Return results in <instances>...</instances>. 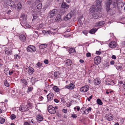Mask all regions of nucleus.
I'll return each instance as SVG.
<instances>
[{
  "mask_svg": "<svg viewBox=\"0 0 125 125\" xmlns=\"http://www.w3.org/2000/svg\"><path fill=\"white\" fill-rule=\"evenodd\" d=\"M71 105V103L70 102L67 104V106L68 107H69Z\"/></svg>",
  "mask_w": 125,
  "mask_h": 125,
  "instance_id": "51",
  "label": "nucleus"
},
{
  "mask_svg": "<svg viewBox=\"0 0 125 125\" xmlns=\"http://www.w3.org/2000/svg\"><path fill=\"white\" fill-rule=\"evenodd\" d=\"M71 117L73 118H76L77 117V116L74 114H73L72 115Z\"/></svg>",
  "mask_w": 125,
  "mask_h": 125,
  "instance_id": "42",
  "label": "nucleus"
},
{
  "mask_svg": "<svg viewBox=\"0 0 125 125\" xmlns=\"http://www.w3.org/2000/svg\"><path fill=\"white\" fill-rule=\"evenodd\" d=\"M37 120L39 121H41L42 120L43 117L41 115H38L36 116V118Z\"/></svg>",
  "mask_w": 125,
  "mask_h": 125,
  "instance_id": "19",
  "label": "nucleus"
},
{
  "mask_svg": "<svg viewBox=\"0 0 125 125\" xmlns=\"http://www.w3.org/2000/svg\"><path fill=\"white\" fill-rule=\"evenodd\" d=\"M61 7L63 8L67 9L69 8V5L67 4L65 2H63L61 5Z\"/></svg>",
  "mask_w": 125,
  "mask_h": 125,
  "instance_id": "13",
  "label": "nucleus"
},
{
  "mask_svg": "<svg viewBox=\"0 0 125 125\" xmlns=\"http://www.w3.org/2000/svg\"><path fill=\"white\" fill-rule=\"evenodd\" d=\"M110 63L111 64H113L114 63V62L113 61H112L110 62Z\"/></svg>",
  "mask_w": 125,
  "mask_h": 125,
  "instance_id": "58",
  "label": "nucleus"
},
{
  "mask_svg": "<svg viewBox=\"0 0 125 125\" xmlns=\"http://www.w3.org/2000/svg\"><path fill=\"white\" fill-rule=\"evenodd\" d=\"M66 63L68 65H71L72 63V62L71 60L67 59L66 61Z\"/></svg>",
  "mask_w": 125,
  "mask_h": 125,
  "instance_id": "24",
  "label": "nucleus"
},
{
  "mask_svg": "<svg viewBox=\"0 0 125 125\" xmlns=\"http://www.w3.org/2000/svg\"><path fill=\"white\" fill-rule=\"evenodd\" d=\"M7 3L8 5L10 6H11L14 8L15 7V5L14 2L12 0H8L7 1Z\"/></svg>",
  "mask_w": 125,
  "mask_h": 125,
  "instance_id": "9",
  "label": "nucleus"
},
{
  "mask_svg": "<svg viewBox=\"0 0 125 125\" xmlns=\"http://www.w3.org/2000/svg\"><path fill=\"white\" fill-rule=\"evenodd\" d=\"M116 57L115 55H113L112 56V59H116Z\"/></svg>",
  "mask_w": 125,
  "mask_h": 125,
  "instance_id": "54",
  "label": "nucleus"
},
{
  "mask_svg": "<svg viewBox=\"0 0 125 125\" xmlns=\"http://www.w3.org/2000/svg\"><path fill=\"white\" fill-rule=\"evenodd\" d=\"M5 121V119L2 117H0V123L1 124H3Z\"/></svg>",
  "mask_w": 125,
  "mask_h": 125,
  "instance_id": "32",
  "label": "nucleus"
},
{
  "mask_svg": "<svg viewBox=\"0 0 125 125\" xmlns=\"http://www.w3.org/2000/svg\"><path fill=\"white\" fill-rule=\"evenodd\" d=\"M44 62L45 63L47 64L48 63V60L45 59L44 61Z\"/></svg>",
  "mask_w": 125,
  "mask_h": 125,
  "instance_id": "46",
  "label": "nucleus"
},
{
  "mask_svg": "<svg viewBox=\"0 0 125 125\" xmlns=\"http://www.w3.org/2000/svg\"><path fill=\"white\" fill-rule=\"evenodd\" d=\"M79 61H80V62L81 63H82L83 62H84L83 60H80Z\"/></svg>",
  "mask_w": 125,
  "mask_h": 125,
  "instance_id": "64",
  "label": "nucleus"
},
{
  "mask_svg": "<svg viewBox=\"0 0 125 125\" xmlns=\"http://www.w3.org/2000/svg\"><path fill=\"white\" fill-rule=\"evenodd\" d=\"M93 17V18L95 19H96L98 18V15L97 14L95 13H94L92 15Z\"/></svg>",
  "mask_w": 125,
  "mask_h": 125,
  "instance_id": "29",
  "label": "nucleus"
},
{
  "mask_svg": "<svg viewBox=\"0 0 125 125\" xmlns=\"http://www.w3.org/2000/svg\"><path fill=\"white\" fill-rule=\"evenodd\" d=\"M24 125H30V124L27 122H24Z\"/></svg>",
  "mask_w": 125,
  "mask_h": 125,
  "instance_id": "55",
  "label": "nucleus"
},
{
  "mask_svg": "<svg viewBox=\"0 0 125 125\" xmlns=\"http://www.w3.org/2000/svg\"><path fill=\"white\" fill-rule=\"evenodd\" d=\"M42 33L43 34H48V31H42Z\"/></svg>",
  "mask_w": 125,
  "mask_h": 125,
  "instance_id": "43",
  "label": "nucleus"
},
{
  "mask_svg": "<svg viewBox=\"0 0 125 125\" xmlns=\"http://www.w3.org/2000/svg\"><path fill=\"white\" fill-rule=\"evenodd\" d=\"M61 101L62 103H64V100L63 98L61 99Z\"/></svg>",
  "mask_w": 125,
  "mask_h": 125,
  "instance_id": "61",
  "label": "nucleus"
},
{
  "mask_svg": "<svg viewBox=\"0 0 125 125\" xmlns=\"http://www.w3.org/2000/svg\"><path fill=\"white\" fill-rule=\"evenodd\" d=\"M70 51L71 52H75V51L74 48H71L70 49Z\"/></svg>",
  "mask_w": 125,
  "mask_h": 125,
  "instance_id": "36",
  "label": "nucleus"
},
{
  "mask_svg": "<svg viewBox=\"0 0 125 125\" xmlns=\"http://www.w3.org/2000/svg\"><path fill=\"white\" fill-rule=\"evenodd\" d=\"M27 106L26 105H22L19 108L20 111L22 112H23L25 111H27L28 110Z\"/></svg>",
  "mask_w": 125,
  "mask_h": 125,
  "instance_id": "5",
  "label": "nucleus"
},
{
  "mask_svg": "<svg viewBox=\"0 0 125 125\" xmlns=\"http://www.w3.org/2000/svg\"><path fill=\"white\" fill-rule=\"evenodd\" d=\"M101 1L100 0H96V7L98 10L100 11L102 10L101 6Z\"/></svg>",
  "mask_w": 125,
  "mask_h": 125,
  "instance_id": "4",
  "label": "nucleus"
},
{
  "mask_svg": "<svg viewBox=\"0 0 125 125\" xmlns=\"http://www.w3.org/2000/svg\"><path fill=\"white\" fill-rule=\"evenodd\" d=\"M122 68V67L121 66H117V68L119 69H121Z\"/></svg>",
  "mask_w": 125,
  "mask_h": 125,
  "instance_id": "52",
  "label": "nucleus"
},
{
  "mask_svg": "<svg viewBox=\"0 0 125 125\" xmlns=\"http://www.w3.org/2000/svg\"><path fill=\"white\" fill-rule=\"evenodd\" d=\"M94 84L96 85H98L100 83V81L97 79L94 80Z\"/></svg>",
  "mask_w": 125,
  "mask_h": 125,
  "instance_id": "31",
  "label": "nucleus"
},
{
  "mask_svg": "<svg viewBox=\"0 0 125 125\" xmlns=\"http://www.w3.org/2000/svg\"><path fill=\"white\" fill-rule=\"evenodd\" d=\"M17 7L18 9H21L22 7V5L21 3H19L17 5Z\"/></svg>",
  "mask_w": 125,
  "mask_h": 125,
  "instance_id": "35",
  "label": "nucleus"
},
{
  "mask_svg": "<svg viewBox=\"0 0 125 125\" xmlns=\"http://www.w3.org/2000/svg\"><path fill=\"white\" fill-rule=\"evenodd\" d=\"M54 101L56 103H58L59 102V100L57 99H54Z\"/></svg>",
  "mask_w": 125,
  "mask_h": 125,
  "instance_id": "56",
  "label": "nucleus"
},
{
  "mask_svg": "<svg viewBox=\"0 0 125 125\" xmlns=\"http://www.w3.org/2000/svg\"><path fill=\"white\" fill-rule=\"evenodd\" d=\"M71 18V15L70 13H68L64 19L65 20H67Z\"/></svg>",
  "mask_w": 125,
  "mask_h": 125,
  "instance_id": "21",
  "label": "nucleus"
},
{
  "mask_svg": "<svg viewBox=\"0 0 125 125\" xmlns=\"http://www.w3.org/2000/svg\"><path fill=\"white\" fill-rule=\"evenodd\" d=\"M4 83L5 86L7 87H8L9 86V84L7 82V81H5Z\"/></svg>",
  "mask_w": 125,
  "mask_h": 125,
  "instance_id": "38",
  "label": "nucleus"
},
{
  "mask_svg": "<svg viewBox=\"0 0 125 125\" xmlns=\"http://www.w3.org/2000/svg\"><path fill=\"white\" fill-rule=\"evenodd\" d=\"M85 108H82L81 109L80 111L82 113H83V114H84V110H85Z\"/></svg>",
  "mask_w": 125,
  "mask_h": 125,
  "instance_id": "39",
  "label": "nucleus"
},
{
  "mask_svg": "<svg viewBox=\"0 0 125 125\" xmlns=\"http://www.w3.org/2000/svg\"><path fill=\"white\" fill-rule=\"evenodd\" d=\"M48 34H52V31H48Z\"/></svg>",
  "mask_w": 125,
  "mask_h": 125,
  "instance_id": "59",
  "label": "nucleus"
},
{
  "mask_svg": "<svg viewBox=\"0 0 125 125\" xmlns=\"http://www.w3.org/2000/svg\"><path fill=\"white\" fill-rule=\"evenodd\" d=\"M5 50V53L7 55H10L11 54L12 51L11 50L6 48Z\"/></svg>",
  "mask_w": 125,
  "mask_h": 125,
  "instance_id": "16",
  "label": "nucleus"
},
{
  "mask_svg": "<svg viewBox=\"0 0 125 125\" xmlns=\"http://www.w3.org/2000/svg\"><path fill=\"white\" fill-rule=\"evenodd\" d=\"M60 74V73L58 71H56L55 72L54 74V77L55 78H57L59 75Z\"/></svg>",
  "mask_w": 125,
  "mask_h": 125,
  "instance_id": "23",
  "label": "nucleus"
},
{
  "mask_svg": "<svg viewBox=\"0 0 125 125\" xmlns=\"http://www.w3.org/2000/svg\"><path fill=\"white\" fill-rule=\"evenodd\" d=\"M96 8L94 7V6H93V7L92 8H91L90 9V10L91 12H94L95 11V10H96Z\"/></svg>",
  "mask_w": 125,
  "mask_h": 125,
  "instance_id": "28",
  "label": "nucleus"
},
{
  "mask_svg": "<svg viewBox=\"0 0 125 125\" xmlns=\"http://www.w3.org/2000/svg\"><path fill=\"white\" fill-rule=\"evenodd\" d=\"M25 15L24 14H21V18H25Z\"/></svg>",
  "mask_w": 125,
  "mask_h": 125,
  "instance_id": "53",
  "label": "nucleus"
},
{
  "mask_svg": "<svg viewBox=\"0 0 125 125\" xmlns=\"http://www.w3.org/2000/svg\"><path fill=\"white\" fill-rule=\"evenodd\" d=\"M112 2L111 0H106L105 2L106 4L107 8L106 9L107 11L109 10H110V5L111 4Z\"/></svg>",
  "mask_w": 125,
  "mask_h": 125,
  "instance_id": "7",
  "label": "nucleus"
},
{
  "mask_svg": "<svg viewBox=\"0 0 125 125\" xmlns=\"http://www.w3.org/2000/svg\"><path fill=\"white\" fill-rule=\"evenodd\" d=\"M82 32L83 33L86 35H87V34L88 33V32L86 30H84Z\"/></svg>",
  "mask_w": 125,
  "mask_h": 125,
  "instance_id": "37",
  "label": "nucleus"
},
{
  "mask_svg": "<svg viewBox=\"0 0 125 125\" xmlns=\"http://www.w3.org/2000/svg\"><path fill=\"white\" fill-rule=\"evenodd\" d=\"M42 63L39 62L37 63V65L39 67H40L42 66Z\"/></svg>",
  "mask_w": 125,
  "mask_h": 125,
  "instance_id": "40",
  "label": "nucleus"
},
{
  "mask_svg": "<svg viewBox=\"0 0 125 125\" xmlns=\"http://www.w3.org/2000/svg\"><path fill=\"white\" fill-rule=\"evenodd\" d=\"M105 117L107 120L108 121H111L113 120V116L111 114H108L105 115Z\"/></svg>",
  "mask_w": 125,
  "mask_h": 125,
  "instance_id": "10",
  "label": "nucleus"
},
{
  "mask_svg": "<svg viewBox=\"0 0 125 125\" xmlns=\"http://www.w3.org/2000/svg\"><path fill=\"white\" fill-rule=\"evenodd\" d=\"M94 61L95 64L97 65L99 64L101 61V58L99 56L95 57L94 58Z\"/></svg>",
  "mask_w": 125,
  "mask_h": 125,
  "instance_id": "6",
  "label": "nucleus"
},
{
  "mask_svg": "<svg viewBox=\"0 0 125 125\" xmlns=\"http://www.w3.org/2000/svg\"><path fill=\"white\" fill-rule=\"evenodd\" d=\"M96 29H91L89 31V32L91 34H94L97 31Z\"/></svg>",
  "mask_w": 125,
  "mask_h": 125,
  "instance_id": "25",
  "label": "nucleus"
},
{
  "mask_svg": "<svg viewBox=\"0 0 125 125\" xmlns=\"http://www.w3.org/2000/svg\"><path fill=\"white\" fill-rule=\"evenodd\" d=\"M105 23L104 21H101L98 22L97 24V25L98 26H100L104 24Z\"/></svg>",
  "mask_w": 125,
  "mask_h": 125,
  "instance_id": "26",
  "label": "nucleus"
},
{
  "mask_svg": "<svg viewBox=\"0 0 125 125\" xmlns=\"http://www.w3.org/2000/svg\"><path fill=\"white\" fill-rule=\"evenodd\" d=\"M74 85L73 83H71L65 86V87L70 89H72L74 88Z\"/></svg>",
  "mask_w": 125,
  "mask_h": 125,
  "instance_id": "11",
  "label": "nucleus"
},
{
  "mask_svg": "<svg viewBox=\"0 0 125 125\" xmlns=\"http://www.w3.org/2000/svg\"><path fill=\"white\" fill-rule=\"evenodd\" d=\"M57 10L54 9L50 11L49 12L50 17L51 18L52 17L54 16L57 14Z\"/></svg>",
  "mask_w": 125,
  "mask_h": 125,
  "instance_id": "3",
  "label": "nucleus"
},
{
  "mask_svg": "<svg viewBox=\"0 0 125 125\" xmlns=\"http://www.w3.org/2000/svg\"><path fill=\"white\" fill-rule=\"evenodd\" d=\"M38 17V16L37 15H34L33 16V19H32V20L36 19Z\"/></svg>",
  "mask_w": 125,
  "mask_h": 125,
  "instance_id": "41",
  "label": "nucleus"
},
{
  "mask_svg": "<svg viewBox=\"0 0 125 125\" xmlns=\"http://www.w3.org/2000/svg\"><path fill=\"white\" fill-rule=\"evenodd\" d=\"M10 118L12 120L15 119L16 118V116L13 114H12L10 116Z\"/></svg>",
  "mask_w": 125,
  "mask_h": 125,
  "instance_id": "34",
  "label": "nucleus"
},
{
  "mask_svg": "<svg viewBox=\"0 0 125 125\" xmlns=\"http://www.w3.org/2000/svg\"><path fill=\"white\" fill-rule=\"evenodd\" d=\"M20 40L22 42H25L26 41V37L23 35H21L19 36Z\"/></svg>",
  "mask_w": 125,
  "mask_h": 125,
  "instance_id": "18",
  "label": "nucleus"
},
{
  "mask_svg": "<svg viewBox=\"0 0 125 125\" xmlns=\"http://www.w3.org/2000/svg\"><path fill=\"white\" fill-rule=\"evenodd\" d=\"M61 17L60 14H58L56 17L55 21L56 22H59L61 21Z\"/></svg>",
  "mask_w": 125,
  "mask_h": 125,
  "instance_id": "15",
  "label": "nucleus"
},
{
  "mask_svg": "<svg viewBox=\"0 0 125 125\" xmlns=\"http://www.w3.org/2000/svg\"><path fill=\"white\" fill-rule=\"evenodd\" d=\"M109 45L111 48H115L116 46V43L115 41L111 42L109 43Z\"/></svg>",
  "mask_w": 125,
  "mask_h": 125,
  "instance_id": "12",
  "label": "nucleus"
},
{
  "mask_svg": "<svg viewBox=\"0 0 125 125\" xmlns=\"http://www.w3.org/2000/svg\"><path fill=\"white\" fill-rule=\"evenodd\" d=\"M89 113V111L87 109H85L84 110V114H87Z\"/></svg>",
  "mask_w": 125,
  "mask_h": 125,
  "instance_id": "47",
  "label": "nucleus"
},
{
  "mask_svg": "<svg viewBox=\"0 0 125 125\" xmlns=\"http://www.w3.org/2000/svg\"><path fill=\"white\" fill-rule=\"evenodd\" d=\"M53 90L56 92H58L59 91V89L57 86H54L52 88Z\"/></svg>",
  "mask_w": 125,
  "mask_h": 125,
  "instance_id": "20",
  "label": "nucleus"
},
{
  "mask_svg": "<svg viewBox=\"0 0 125 125\" xmlns=\"http://www.w3.org/2000/svg\"><path fill=\"white\" fill-rule=\"evenodd\" d=\"M89 89V86L88 85H85L81 88L80 90L82 92H86Z\"/></svg>",
  "mask_w": 125,
  "mask_h": 125,
  "instance_id": "8",
  "label": "nucleus"
},
{
  "mask_svg": "<svg viewBox=\"0 0 125 125\" xmlns=\"http://www.w3.org/2000/svg\"><path fill=\"white\" fill-rule=\"evenodd\" d=\"M92 95H91L89 97V98H87V99H88V101H90V99L92 98Z\"/></svg>",
  "mask_w": 125,
  "mask_h": 125,
  "instance_id": "57",
  "label": "nucleus"
},
{
  "mask_svg": "<svg viewBox=\"0 0 125 125\" xmlns=\"http://www.w3.org/2000/svg\"><path fill=\"white\" fill-rule=\"evenodd\" d=\"M18 56V55L17 54H15L14 55V56L15 58H17Z\"/></svg>",
  "mask_w": 125,
  "mask_h": 125,
  "instance_id": "63",
  "label": "nucleus"
},
{
  "mask_svg": "<svg viewBox=\"0 0 125 125\" xmlns=\"http://www.w3.org/2000/svg\"><path fill=\"white\" fill-rule=\"evenodd\" d=\"M47 45L45 44H41L39 46V48L41 49H43L46 48Z\"/></svg>",
  "mask_w": 125,
  "mask_h": 125,
  "instance_id": "22",
  "label": "nucleus"
},
{
  "mask_svg": "<svg viewBox=\"0 0 125 125\" xmlns=\"http://www.w3.org/2000/svg\"><path fill=\"white\" fill-rule=\"evenodd\" d=\"M48 112L51 114H54L56 113L55 108L52 105H49L48 107Z\"/></svg>",
  "mask_w": 125,
  "mask_h": 125,
  "instance_id": "1",
  "label": "nucleus"
},
{
  "mask_svg": "<svg viewBox=\"0 0 125 125\" xmlns=\"http://www.w3.org/2000/svg\"><path fill=\"white\" fill-rule=\"evenodd\" d=\"M34 72V70L33 68L31 67H29L28 73L30 75L32 74Z\"/></svg>",
  "mask_w": 125,
  "mask_h": 125,
  "instance_id": "17",
  "label": "nucleus"
},
{
  "mask_svg": "<svg viewBox=\"0 0 125 125\" xmlns=\"http://www.w3.org/2000/svg\"><path fill=\"white\" fill-rule=\"evenodd\" d=\"M86 55L87 57H90L91 56V53L89 52H87L86 54Z\"/></svg>",
  "mask_w": 125,
  "mask_h": 125,
  "instance_id": "45",
  "label": "nucleus"
},
{
  "mask_svg": "<svg viewBox=\"0 0 125 125\" xmlns=\"http://www.w3.org/2000/svg\"><path fill=\"white\" fill-rule=\"evenodd\" d=\"M23 21L22 20L21 21V22L22 23H24L23 24H24L25 23V22L26 21L25 20H24L23 19Z\"/></svg>",
  "mask_w": 125,
  "mask_h": 125,
  "instance_id": "62",
  "label": "nucleus"
},
{
  "mask_svg": "<svg viewBox=\"0 0 125 125\" xmlns=\"http://www.w3.org/2000/svg\"><path fill=\"white\" fill-rule=\"evenodd\" d=\"M66 12V11L65 10H63L61 12L60 14L61 15H63Z\"/></svg>",
  "mask_w": 125,
  "mask_h": 125,
  "instance_id": "44",
  "label": "nucleus"
},
{
  "mask_svg": "<svg viewBox=\"0 0 125 125\" xmlns=\"http://www.w3.org/2000/svg\"><path fill=\"white\" fill-rule=\"evenodd\" d=\"M13 73V72L12 71H9V73L10 75H11Z\"/></svg>",
  "mask_w": 125,
  "mask_h": 125,
  "instance_id": "60",
  "label": "nucleus"
},
{
  "mask_svg": "<svg viewBox=\"0 0 125 125\" xmlns=\"http://www.w3.org/2000/svg\"><path fill=\"white\" fill-rule=\"evenodd\" d=\"M32 90V88L31 87H29L28 89L27 92H29L31 91Z\"/></svg>",
  "mask_w": 125,
  "mask_h": 125,
  "instance_id": "48",
  "label": "nucleus"
},
{
  "mask_svg": "<svg viewBox=\"0 0 125 125\" xmlns=\"http://www.w3.org/2000/svg\"><path fill=\"white\" fill-rule=\"evenodd\" d=\"M97 102L98 104L100 105H101L103 104V103L99 99H97Z\"/></svg>",
  "mask_w": 125,
  "mask_h": 125,
  "instance_id": "30",
  "label": "nucleus"
},
{
  "mask_svg": "<svg viewBox=\"0 0 125 125\" xmlns=\"http://www.w3.org/2000/svg\"><path fill=\"white\" fill-rule=\"evenodd\" d=\"M62 112L65 113H66L67 112V110L66 109H64L62 110Z\"/></svg>",
  "mask_w": 125,
  "mask_h": 125,
  "instance_id": "49",
  "label": "nucleus"
},
{
  "mask_svg": "<svg viewBox=\"0 0 125 125\" xmlns=\"http://www.w3.org/2000/svg\"><path fill=\"white\" fill-rule=\"evenodd\" d=\"M101 53V52L99 51H97L96 52V53L97 54H100Z\"/></svg>",
  "mask_w": 125,
  "mask_h": 125,
  "instance_id": "50",
  "label": "nucleus"
},
{
  "mask_svg": "<svg viewBox=\"0 0 125 125\" xmlns=\"http://www.w3.org/2000/svg\"><path fill=\"white\" fill-rule=\"evenodd\" d=\"M53 94L52 93H50L47 95V97L48 100L51 101L53 99Z\"/></svg>",
  "mask_w": 125,
  "mask_h": 125,
  "instance_id": "14",
  "label": "nucleus"
},
{
  "mask_svg": "<svg viewBox=\"0 0 125 125\" xmlns=\"http://www.w3.org/2000/svg\"><path fill=\"white\" fill-rule=\"evenodd\" d=\"M27 51L28 52H33L36 51V49L35 47L32 45H30L28 46L27 48Z\"/></svg>",
  "mask_w": 125,
  "mask_h": 125,
  "instance_id": "2",
  "label": "nucleus"
},
{
  "mask_svg": "<svg viewBox=\"0 0 125 125\" xmlns=\"http://www.w3.org/2000/svg\"><path fill=\"white\" fill-rule=\"evenodd\" d=\"M21 81L22 83H24L25 85H27V83L26 80L24 79H22L21 80Z\"/></svg>",
  "mask_w": 125,
  "mask_h": 125,
  "instance_id": "33",
  "label": "nucleus"
},
{
  "mask_svg": "<svg viewBox=\"0 0 125 125\" xmlns=\"http://www.w3.org/2000/svg\"><path fill=\"white\" fill-rule=\"evenodd\" d=\"M42 3H40L37 5L36 7H37V9H38L40 10L41 9H42Z\"/></svg>",
  "mask_w": 125,
  "mask_h": 125,
  "instance_id": "27",
  "label": "nucleus"
}]
</instances>
